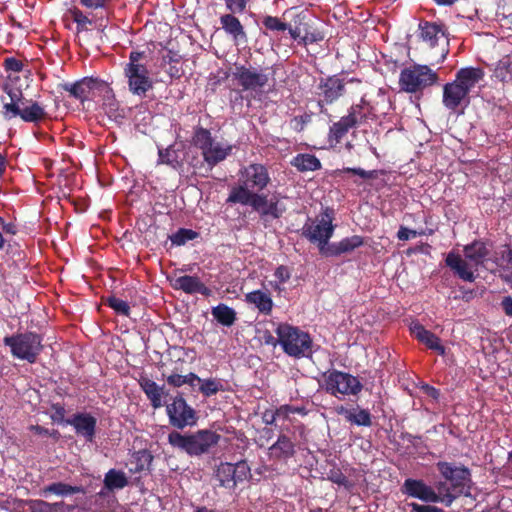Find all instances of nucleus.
Returning <instances> with one entry per match:
<instances>
[{
  "label": "nucleus",
  "instance_id": "nucleus-1",
  "mask_svg": "<svg viewBox=\"0 0 512 512\" xmlns=\"http://www.w3.org/2000/svg\"><path fill=\"white\" fill-rule=\"evenodd\" d=\"M484 77V71L478 67H465L457 71L455 80L443 87V105L452 111L463 103H469L470 91Z\"/></svg>",
  "mask_w": 512,
  "mask_h": 512
},
{
  "label": "nucleus",
  "instance_id": "nucleus-2",
  "mask_svg": "<svg viewBox=\"0 0 512 512\" xmlns=\"http://www.w3.org/2000/svg\"><path fill=\"white\" fill-rule=\"evenodd\" d=\"M221 435L209 429H201L190 434H181L172 431L168 434L169 444L189 456L206 454L211 448L218 445Z\"/></svg>",
  "mask_w": 512,
  "mask_h": 512
},
{
  "label": "nucleus",
  "instance_id": "nucleus-3",
  "mask_svg": "<svg viewBox=\"0 0 512 512\" xmlns=\"http://www.w3.org/2000/svg\"><path fill=\"white\" fill-rule=\"evenodd\" d=\"M275 333L278 343L288 356L297 359L312 356L313 341L307 332L287 323H281L276 328Z\"/></svg>",
  "mask_w": 512,
  "mask_h": 512
},
{
  "label": "nucleus",
  "instance_id": "nucleus-4",
  "mask_svg": "<svg viewBox=\"0 0 512 512\" xmlns=\"http://www.w3.org/2000/svg\"><path fill=\"white\" fill-rule=\"evenodd\" d=\"M143 58H145V52L131 51L128 56V62L123 69L129 91L139 97H145L147 92L152 90L154 86L147 65L142 63Z\"/></svg>",
  "mask_w": 512,
  "mask_h": 512
},
{
  "label": "nucleus",
  "instance_id": "nucleus-5",
  "mask_svg": "<svg viewBox=\"0 0 512 512\" xmlns=\"http://www.w3.org/2000/svg\"><path fill=\"white\" fill-rule=\"evenodd\" d=\"M374 117L371 104L365 98H361L358 104H353L349 108L347 115L342 116L330 126L329 139L339 143L350 129L361 126Z\"/></svg>",
  "mask_w": 512,
  "mask_h": 512
},
{
  "label": "nucleus",
  "instance_id": "nucleus-6",
  "mask_svg": "<svg viewBox=\"0 0 512 512\" xmlns=\"http://www.w3.org/2000/svg\"><path fill=\"white\" fill-rule=\"evenodd\" d=\"M42 341V336L32 331L16 333L3 339L4 345L10 348L13 357L26 360L30 364H34L41 354L44 348Z\"/></svg>",
  "mask_w": 512,
  "mask_h": 512
},
{
  "label": "nucleus",
  "instance_id": "nucleus-7",
  "mask_svg": "<svg viewBox=\"0 0 512 512\" xmlns=\"http://www.w3.org/2000/svg\"><path fill=\"white\" fill-rule=\"evenodd\" d=\"M322 379L321 388L338 399L344 396H356L363 389L362 383L356 376L337 369L324 372Z\"/></svg>",
  "mask_w": 512,
  "mask_h": 512
},
{
  "label": "nucleus",
  "instance_id": "nucleus-8",
  "mask_svg": "<svg viewBox=\"0 0 512 512\" xmlns=\"http://www.w3.org/2000/svg\"><path fill=\"white\" fill-rule=\"evenodd\" d=\"M438 79V74L428 65L412 64L401 70L399 87L406 93H418L435 85Z\"/></svg>",
  "mask_w": 512,
  "mask_h": 512
},
{
  "label": "nucleus",
  "instance_id": "nucleus-9",
  "mask_svg": "<svg viewBox=\"0 0 512 512\" xmlns=\"http://www.w3.org/2000/svg\"><path fill=\"white\" fill-rule=\"evenodd\" d=\"M442 487H445V484L440 483L438 486L439 493H436L434 489L427 485L423 480L407 478L401 487V492L409 497L417 498L426 503L441 502L445 506L449 507L455 501L456 495L449 492V489H447L445 493L441 494Z\"/></svg>",
  "mask_w": 512,
  "mask_h": 512
},
{
  "label": "nucleus",
  "instance_id": "nucleus-10",
  "mask_svg": "<svg viewBox=\"0 0 512 512\" xmlns=\"http://www.w3.org/2000/svg\"><path fill=\"white\" fill-rule=\"evenodd\" d=\"M332 216L325 211L314 221H308L302 227L301 235L313 244H318L319 252L325 255L329 240L333 236L335 226L332 223Z\"/></svg>",
  "mask_w": 512,
  "mask_h": 512
},
{
  "label": "nucleus",
  "instance_id": "nucleus-11",
  "mask_svg": "<svg viewBox=\"0 0 512 512\" xmlns=\"http://www.w3.org/2000/svg\"><path fill=\"white\" fill-rule=\"evenodd\" d=\"M436 467L440 475L450 483L449 492L456 495V498L470 489L472 474L468 467L447 461L437 462Z\"/></svg>",
  "mask_w": 512,
  "mask_h": 512
},
{
  "label": "nucleus",
  "instance_id": "nucleus-12",
  "mask_svg": "<svg viewBox=\"0 0 512 512\" xmlns=\"http://www.w3.org/2000/svg\"><path fill=\"white\" fill-rule=\"evenodd\" d=\"M361 81L357 78H350L346 80L342 78L340 74L331 75L325 78H320L317 85L318 89V106L320 107L321 113H326L327 109L325 105H330L336 102L346 92V84Z\"/></svg>",
  "mask_w": 512,
  "mask_h": 512
},
{
  "label": "nucleus",
  "instance_id": "nucleus-13",
  "mask_svg": "<svg viewBox=\"0 0 512 512\" xmlns=\"http://www.w3.org/2000/svg\"><path fill=\"white\" fill-rule=\"evenodd\" d=\"M21 106L15 104H4L2 114L7 120L20 117L24 122L37 124L47 117L44 107L33 100H25Z\"/></svg>",
  "mask_w": 512,
  "mask_h": 512
},
{
  "label": "nucleus",
  "instance_id": "nucleus-14",
  "mask_svg": "<svg viewBox=\"0 0 512 512\" xmlns=\"http://www.w3.org/2000/svg\"><path fill=\"white\" fill-rule=\"evenodd\" d=\"M166 412L171 426L184 429L197 422L195 410L189 406L181 394L175 396L172 403L166 406Z\"/></svg>",
  "mask_w": 512,
  "mask_h": 512
},
{
  "label": "nucleus",
  "instance_id": "nucleus-15",
  "mask_svg": "<svg viewBox=\"0 0 512 512\" xmlns=\"http://www.w3.org/2000/svg\"><path fill=\"white\" fill-rule=\"evenodd\" d=\"M240 173L242 183L236 187H244L251 191H263L271 182L268 169L263 164H249Z\"/></svg>",
  "mask_w": 512,
  "mask_h": 512
},
{
  "label": "nucleus",
  "instance_id": "nucleus-16",
  "mask_svg": "<svg viewBox=\"0 0 512 512\" xmlns=\"http://www.w3.org/2000/svg\"><path fill=\"white\" fill-rule=\"evenodd\" d=\"M258 192L244 187H232L226 203L249 205L262 216V211L267 207L270 199L266 194Z\"/></svg>",
  "mask_w": 512,
  "mask_h": 512
},
{
  "label": "nucleus",
  "instance_id": "nucleus-17",
  "mask_svg": "<svg viewBox=\"0 0 512 512\" xmlns=\"http://www.w3.org/2000/svg\"><path fill=\"white\" fill-rule=\"evenodd\" d=\"M233 77L244 91L261 89L265 87L269 81L266 74L243 65L235 67Z\"/></svg>",
  "mask_w": 512,
  "mask_h": 512
},
{
  "label": "nucleus",
  "instance_id": "nucleus-18",
  "mask_svg": "<svg viewBox=\"0 0 512 512\" xmlns=\"http://www.w3.org/2000/svg\"><path fill=\"white\" fill-rule=\"evenodd\" d=\"M296 455V444L286 434H280L268 448V458L276 464H287Z\"/></svg>",
  "mask_w": 512,
  "mask_h": 512
},
{
  "label": "nucleus",
  "instance_id": "nucleus-19",
  "mask_svg": "<svg viewBox=\"0 0 512 512\" xmlns=\"http://www.w3.org/2000/svg\"><path fill=\"white\" fill-rule=\"evenodd\" d=\"M66 424L73 426L77 435H80L88 442H92L96 434L97 419L89 413H75L71 418L66 419Z\"/></svg>",
  "mask_w": 512,
  "mask_h": 512
},
{
  "label": "nucleus",
  "instance_id": "nucleus-20",
  "mask_svg": "<svg viewBox=\"0 0 512 512\" xmlns=\"http://www.w3.org/2000/svg\"><path fill=\"white\" fill-rule=\"evenodd\" d=\"M237 13L228 12L220 17V24L225 33L233 39L235 44L246 43L247 33L240 20L236 17Z\"/></svg>",
  "mask_w": 512,
  "mask_h": 512
},
{
  "label": "nucleus",
  "instance_id": "nucleus-21",
  "mask_svg": "<svg viewBox=\"0 0 512 512\" xmlns=\"http://www.w3.org/2000/svg\"><path fill=\"white\" fill-rule=\"evenodd\" d=\"M100 82L92 77H84L74 83H64L61 88L67 91L69 95L81 102L88 99L90 92L95 89Z\"/></svg>",
  "mask_w": 512,
  "mask_h": 512
},
{
  "label": "nucleus",
  "instance_id": "nucleus-22",
  "mask_svg": "<svg viewBox=\"0 0 512 512\" xmlns=\"http://www.w3.org/2000/svg\"><path fill=\"white\" fill-rule=\"evenodd\" d=\"M365 244L364 237L353 235L343 238L339 242H333L325 249V257H338L345 253H350Z\"/></svg>",
  "mask_w": 512,
  "mask_h": 512
},
{
  "label": "nucleus",
  "instance_id": "nucleus-23",
  "mask_svg": "<svg viewBox=\"0 0 512 512\" xmlns=\"http://www.w3.org/2000/svg\"><path fill=\"white\" fill-rule=\"evenodd\" d=\"M172 287L187 294L199 293L204 296L211 294V290L197 276L184 275L177 277L172 283Z\"/></svg>",
  "mask_w": 512,
  "mask_h": 512
},
{
  "label": "nucleus",
  "instance_id": "nucleus-24",
  "mask_svg": "<svg viewBox=\"0 0 512 512\" xmlns=\"http://www.w3.org/2000/svg\"><path fill=\"white\" fill-rule=\"evenodd\" d=\"M445 263L446 266H448L454 272V274L463 281H475L476 276L474 275V271L471 269L468 262L459 254L449 252L446 256Z\"/></svg>",
  "mask_w": 512,
  "mask_h": 512
},
{
  "label": "nucleus",
  "instance_id": "nucleus-25",
  "mask_svg": "<svg viewBox=\"0 0 512 512\" xmlns=\"http://www.w3.org/2000/svg\"><path fill=\"white\" fill-rule=\"evenodd\" d=\"M463 252L465 258L471 261L476 268L484 264L490 253L486 242L483 240H474L472 243L464 246Z\"/></svg>",
  "mask_w": 512,
  "mask_h": 512
},
{
  "label": "nucleus",
  "instance_id": "nucleus-26",
  "mask_svg": "<svg viewBox=\"0 0 512 512\" xmlns=\"http://www.w3.org/2000/svg\"><path fill=\"white\" fill-rule=\"evenodd\" d=\"M444 26L435 22L424 21L419 24V37L430 47H435L440 38L445 36Z\"/></svg>",
  "mask_w": 512,
  "mask_h": 512
},
{
  "label": "nucleus",
  "instance_id": "nucleus-27",
  "mask_svg": "<svg viewBox=\"0 0 512 512\" xmlns=\"http://www.w3.org/2000/svg\"><path fill=\"white\" fill-rule=\"evenodd\" d=\"M139 385L150 400L151 406L154 409L160 408L163 405L162 398L165 395L164 386H159L155 381L148 377H141Z\"/></svg>",
  "mask_w": 512,
  "mask_h": 512
},
{
  "label": "nucleus",
  "instance_id": "nucleus-28",
  "mask_svg": "<svg viewBox=\"0 0 512 512\" xmlns=\"http://www.w3.org/2000/svg\"><path fill=\"white\" fill-rule=\"evenodd\" d=\"M336 412L339 415H343L347 422L357 426L369 427L372 425V415L367 409H348L344 406H339Z\"/></svg>",
  "mask_w": 512,
  "mask_h": 512
},
{
  "label": "nucleus",
  "instance_id": "nucleus-29",
  "mask_svg": "<svg viewBox=\"0 0 512 512\" xmlns=\"http://www.w3.org/2000/svg\"><path fill=\"white\" fill-rule=\"evenodd\" d=\"M245 301L254 305L261 314L270 315L273 309V300L269 292L254 290L245 295Z\"/></svg>",
  "mask_w": 512,
  "mask_h": 512
},
{
  "label": "nucleus",
  "instance_id": "nucleus-30",
  "mask_svg": "<svg viewBox=\"0 0 512 512\" xmlns=\"http://www.w3.org/2000/svg\"><path fill=\"white\" fill-rule=\"evenodd\" d=\"M78 493L85 494L86 489L83 486H72L64 482H53L40 490V495L44 497L52 494L65 497Z\"/></svg>",
  "mask_w": 512,
  "mask_h": 512
},
{
  "label": "nucleus",
  "instance_id": "nucleus-31",
  "mask_svg": "<svg viewBox=\"0 0 512 512\" xmlns=\"http://www.w3.org/2000/svg\"><path fill=\"white\" fill-rule=\"evenodd\" d=\"M291 165L299 172H313L322 168L321 161L313 154L300 153L291 160Z\"/></svg>",
  "mask_w": 512,
  "mask_h": 512
},
{
  "label": "nucleus",
  "instance_id": "nucleus-32",
  "mask_svg": "<svg viewBox=\"0 0 512 512\" xmlns=\"http://www.w3.org/2000/svg\"><path fill=\"white\" fill-rule=\"evenodd\" d=\"M211 314L219 324L226 327L234 325L237 320L236 311L224 303H220L217 306L212 307Z\"/></svg>",
  "mask_w": 512,
  "mask_h": 512
},
{
  "label": "nucleus",
  "instance_id": "nucleus-33",
  "mask_svg": "<svg viewBox=\"0 0 512 512\" xmlns=\"http://www.w3.org/2000/svg\"><path fill=\"white\" fill-rule=\"evenodd\" d=\"M104 488L108 491L121 490L128 485V478L121 470H108L104 476Z\"/></svg>",
  "mask_w": 512,
  "mask_h": 512
},
{
  "label": "nucleus",
  "instance_id": "nucleus-34",
  "mask_svg": "<svg viewBox=\"0 0 512 512\" xmlns=\"http://www.w3.org/2000/svg\"><path fill=\"white\" fill-rule=\"evenodd\" d=\"M215 477L219 481V485L224 488L234 489L238 484L233 472L232 463H220L215 471Z\"/></svg>",
  "mask_w": 512,
  "mask_h": 512
},
{
  "label": "nucleus",
  "instance_id": "nucleus-35",
  "mask_svg": "<svg viewBox=\"0 0 512 512\" xmlns=\"http://www.w3.org/2000/svg\"><path fill=\"white\" fill-rule=\"evenodd\" d=\"M231 151V147L224 148L219 143H212L204 153H202L206 163L213 167L219 162L226 159Z\"/></svg>",
  "mask_w": 512,
  "mask_h": 512
},
{
  "label": "nucleus",
  "instance_id": "nucleus-36",
  "mask_svg": "<svg viewBox=\"0 0 512 512\" xmlns=\"http://www.w3.org/2000/svg\"><path fill=\"white\" fill-rule=\"evenodd\" d=\"M493 77L502 83H512L511 56H504L495 64Z\"/></svg>",
  "mask_w": 512,
  "mask_h": 512
},
{
  "label": "nucleus",
  "instance_id": "nucleus-37",
  "mask_svg": "<svg viewBox=\"0 0 512 512\" xmlns=\"http://www.w3.org/2000/svg\"><path fill=\"white\" fill-rule=\"evenodd\" d=\"M412 335L421 343L425 344L427 348L432 349L435 346L440 338L427 330L423 325L419 323H415L410 327Z\"/></svg>",
  "mask_w": 512,
  "mask_h": 512
},
{
  "label": "nucleus",
  "instance_id": "nucleus-38",
  "mask_svg": "<svg viewBox=\"0 0 512 512\" xmlns=\"http://www.w3.org/2000/svg\"><path fill=\"white\" fill-rule=\"evenodd\" d=\"M133 462L135 463L134 468L130 469L132 473H141L145 470L150 471L153 462V455L147 449H141L135 451L132 454Z\"/></svg>",
  "mask_w": 512,
  "mask_h": 512
},
{
  "label": "nucleus",
  "instance_id": "nucleus-39",
  "mask_svg": "<svg viewBox=\"0 0 512 512\" xmlns=\"http://www.w3.org/2000/svg\"><path fill=\"white\" fill-rule=\"evenodd\" d=\"M166 381L168 385L179 388L185 384L189 385L192 389L196 386V382H200L201 378L193 373L189 372L188 374L182 375L173 371L170 375L166 376Z\"/></svg>",
  "mask_w": 512,
  "mask_h": 512
},
{
  "label": "nucleus",
  "instance_id": "nucleus-40",
  "mask_svg": "<svg viewBox=\"0 0 512 512\" xmlns=\"http://www.w3.org/2000/svg\"><path fill=\"white\" fill-rule=\"evenodd\" d=\"M158 164L168 165L174 170H179L183 166V163L179 159L177 151L173 148L172 145L165 149H159Z\"/></svg>",
  "mask_w": 512,
  "mask_h": 512
},
{
  "label": "nucleus",
  "instance_id": "nucleus-41",
  "mask_svg": "<svg viewBox=\"0 0 512 512\" xmlns=\"http://www.w3.org/2000/svg\"><path fill=\"white\" fill-rule=\"evenodd\" d=\"M197 383L200 384L199 392L205 397H211L224 390L221 380L216 378L201 379Z\"/></svg>",
  "mask_w": 512,
  "mask_h": 512
},
{
  "label": "nucleus",
  "instance_id": "nucleus-42",
  "mask_svg": "<svg viewBox=\"0 0 512 512\" xmlns=\"http://www.w3.org/2000/svg\"><path fill=\"white\" fill-rule=\"evenodd\" d=\"M214 142L211 132L203 127L196 128L193 135V143L202 153Z\"/></svg>",
  "mask_w": 512,
  "mask_h": 512
},
{
  "label": "nucleus",
  "instance_id": "nucleus-43",
  "mask_svg": "<svg viewBox=\"0 0 512 512\" xmlns=\"http://www.w3.org/2000/svg\"><path fill=\"white\" fill-rule=\"evenodd\" d=\"M103 301L104 304L113 309L116 314L129 317L130 306L126 301L116 297L115 295H109L105 297Z\"/></svg>",
  "mask_w": 512,
  "mask_h": 512
},
{
  "label": "nucleus",
  "instance_id": "nucleus-44",
  "mask_svg": "<svg viewBox=\"0 0 512 512\" xmlns=\"http://www.w3.org/2000/svg\"><path fill=\"white\" fill-rule=\"evenodd\" d=\"M199 236V233L186 228H180L177 232L169 236L170 241L173 245L182 246L188 241L194 240Z\"/></svg>",
  "mask_w": 512,
  "mask_h": 512
},
{
  "label": "nucleus",
  "instance_id": "nucleus-45",
  "mask_svg": "<svg viewBox=\"0 0 512 512\" xmlns=\"http://www.w3.org/2000/svg\"><path fill=\"white\" fill-rule=\"evenodd\" d=\"M290 414H299L304 416L307 414V410L304 406H293L288 404L281 405L276 409V415L284 420L288 419Z\"/></svg>",
  "mask_w": 512,
  "mask_h": 512
},
{
  "label": "nucleus",
  "instance_id": "nucleus-46",
  "mask_svg": "<svg viewBox=\"0 0 512 512\" xmlns=\"http://www.w3.org/2000/svg\"><path fill=\"white\" fill-rule=\"evenodd\" d=\"M69 13L73 21L77 24L78 32L84 31L86 29V25L92 23V21L78 7L69 9Z\"/></svg>",
  "mask_w": 512,
  "mask_h": 512
},
{
  "label": "nucleus",
  "instance_id": "nucleus-47",
  "mask_svg": "<svg viewBox=\"0 0 512 512\" xmlns=\"http://www.w3.org/2000/svg\"><path fill=\"white\" fill-rule=\"evenodd\" d=\"M342 173H350L353 175H357L362 179H375L377 177V171L376 170H364L362 168H351V167H345L343 169H338L335 171V174L337 176H340Z\"/></svg>",
  "mask_w": 512,
  "mask_h": 512
},
{
  "label": "nucleus",
  "instance_id": "nucleus-48",
  "mask_svg": "<svg viewBox=\"0 0 512 512\" xmlns=\"http://www.w3.org/2000/svg\"><path fill=\"white\" fill-rule=\"evenodd\" d=\"M328 480L347 489L352 487V483L349 481V479L345 476V474L341 471L340 468H332L328 473Z\"/></svg>",
  "mask_w": 512,
  "mask_h": 512
},
{
  "label": "nucleus",
  "instance_id": "nucleus-49",
  "mask_svg": "<svg viewBox=\"0 0 512 512\" xmlns=\"http://www.w3.org/2000/svg\"><path fill=\"white\" fill-rule=\"evenodd\" d=\"M233 472L235 473V478L237 483H241L248 479L250 476V467L245 460H241L236 464H232Z\"/></svg>",
  "mask_w": 512,
  "mask_h": 512
},
{
  "label": "nucleus",
  "instance_id": "nucleus-50",
  "mask_svg": "<svg viewBox=\"0 0 512 512\" xmlns=\"http://www.w3.org/2000/svg\"><path fill=\"white\" fill-rule=\"evenodd\" d=\"M255 0H224L226 10L232 13H244Z\"/></svg>",
  "mask_w": 512,
  "mask_h": 512
},
{
  "label": "nucleus",
  "instance_id": "nucleus-51",
  "mask_svg": "<svg viewBox=\"0 0 512 512\" xmlns=\"http://www.w3.org/2000/svg\"><path fill=\"white\" fill-rule=\"evenodd\" d=\"M262 23L266 29L271 31H285L288 29L287 23L274 16H265Z\"/></svg>",
  "mask_w": 512,
  "mask_h": 512
},
{
  "label": "nucleus",
  "instance_id": "nucleus-52",
  "mask_svg": "<svg viewBox=\"0 0 512 512\" xmlns=\"http://www.w3.org/2000/svg\"><path fill=\"white\" fill-rule=\"evenodd\" d=\"M313 113L305 112L302 115L295 116L291 120L292 128L297 132H302L307 124L312 121Z\"/></svg>",
  "mask_w": 512,
  "mask_h": 512
},
{
  "label": "nucleus",
  "instance_id": "nucleus-53",
  "mask_svg": "<svg viewBox=\"0 0 512 512\" xmlns=\"http://www.w3.org/2000/svg\"><path fill=\"white\" fill-rule=\"evenodd\" d=\"M279 201L276 198H271L267 207L262 211L261 217L271 216L274 219H278L282 216L283 210L278 206Z\"/></svg>",
  "mask_w": 512,
  "mask_h": 512
},
{
  "label": "nucleus",
  "instance_id": "nucleus-54",
  "mask_svg": "<svg viewBox=\"0 0 512 512\" xmlns=\"http://www.w3.org/2000/svg\"><path fill=\"white\" fill-rule=\"evenodd\" d=\"M25 504L31 512H51L50 503L40 499L26 500Z\"/></svg>",
  "mask_w": 512,
  "mask_h": 512
},
{
  "label": "nucleus",
  "instance_id": "nucleus-55",
  "mask_svg": "<svg viewBox=\"0 0 512 512\" xmlns=\"http://www.w3.org/2000/svg\"><path fill=\"white\" fill-rule=\"evenodd\" d=\"M78 1L82 7L91 9V10L106 9L111 3V0H78Z\"/></svg>",
  "mask_w": 512,
  "mask_h": 512
},
{
  "label": "nucleus",
  "instance_id": "nucleus-56",
  "mask_svg": "<svg viewBox=\"0 0 512 512\" xmlns=\"http://www.w3.org/2000/svg\"><path fill=\"white\" fill-rule=\"evenodd\" d=\"M51 409L53 411V414L50 416V418L53 422L61 423V422L66 421V419H65L66 410H65L63 404H61L59 402L52 403Z\"/></svg>",
  "mask_w": 512,
  "mask_h": 512
},
{
  "label": "nucleus",
  "instance_id": "nucleus-57",
  "mask_svg": "<svg viewBox=\"0 0 512 512\" xmlns=\"http://www.w3.org/2000/svg\"><path fill=\"white\" fill-rule=\"evenodd\" d=\"M407 506L411 508V512H445L442 508L434 505H422L416 502L407 503Z\"/></svg>",
  "mask_w": 512,
  "mask_h": 512
},
{
  "label": "nucleus",
  "instance_id": "nucleus-58",
  "mask_svg": "<svg viewBox=\"0 0 512 512\" xmlns=\"http://www.w3.org/2000/svg\"><path fill=\"white\" fill-rule=\"evenodd\" d=\"M3 66L6 71L12 72H21L23 69V63L14 57L6 58L4 60Z\"/></svg>",
  "mask_w": 512,
  "mask_h": 512
},
{
  "label": "nucleus",
  "instance_id": "nucleus-59",
  "mask_svg": "<svg viewBox=\"0 0 512 512\" xmlns=\"http://www.w3.org/2000/svg\"><path fill=\"white\" fill-rule=\"evenodd\" d=\"M323 38H324V36L321 32H319V31L308 32L307 29H305V34L301 37V41L304 44H308V43L322 41Z\"/></svg>",
  "mask_w": 512,
  "mask_h": 512
},
{
  "label": "nucleus",
  "instance_id": "nucleus-60",
  "mask_svg": "<svg viewBox=\"0 0 512 512\" xmlns=\"http://www.w3.org/2000/svg\"><path fill=\"white\" fill-rule=\"evenodd\" d=\"M422 235L423 232L417 233L415 230L408 229L405 226H400L397 232V238L401 241H407L410 238L416 237V235Z\"/></svg>",
  "mask_w": 512,
  "mask_h": 512
},
{
  "label": "nucleus",
  "instance_id": "nucleus-61",
  "mask_svg": "<svg viewBox=\"0 0 512 512\" xmlns=\"http://www.w3.org/2000/svg\"><path fill=\"white\" fill-rule=\"evenodd\" d=\"M274 275L279 280L280 283H286L291 277L289 268L284 265L278 266L275 270Z\"/></svg>",
  "mask_w": 512,
  "mask_h": 512
},
{
  "label": "nucleus",
  "instance_id": "nucleus-62",
  "mask_svg": "<svg viewBox=\"0 0 512 512\" xmlns=\"http://www.w3.org/2000/svg\"><path fill=\"white\" fill-rule=\"evenodd\" d=\"M5 91L7 92L11 102L9 104H15L16 106H20L19 102L22 101V92L18 89H12V88H5Z\"/></svg>",
  "mask_w": 512,
  "mask_h": 512
},
{
  "label": "nucleus",
  "instance_id": "nucleus-63",
  "mask_svg": "<svg viewBox=\"0 0 512 512\" xmlns=\"http://www.w3.org/2000/svg\"><path fill=\"white\" fill-rule=\"evenodd\" d=\"M421 391L427 396L431 397L435 401H438L440 397V390L429 384H422L420 387Z\"/></svg>",
  "mask_w": 512,
  "mask_h": 512
},
{
  "label": "nucleus",
  "instance_id": "nucleus-64",
  "mask_svg": "<svg viewBox=\"0 0 512 512\" xmlns=\"http://www.w3.org/2000/svg\"><path fill=\"white\" fill-rule=\"evenodd\" d=\"M501 306L506 315L512 316V297H504L501 302Z\"/></svg>",
  "mask_w": 512,
  "mask_h": 512
}]
</instances>
